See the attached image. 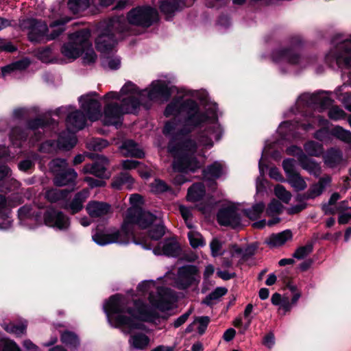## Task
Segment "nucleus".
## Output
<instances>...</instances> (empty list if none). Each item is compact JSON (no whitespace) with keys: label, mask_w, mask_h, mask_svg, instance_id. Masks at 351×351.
Here are the masks:
<instances>
[{"label":"nucleus","mask_w":351,"mask_h":351,"mask_svg":"<svg viewBox=\"0 0 351 351\" xmlns=\"http://www.w3.org/2000/svg\"><path fill=\"white\" fill-rule=\"evenodd\" d=\"M11 209L8 206L5 195L0 194V218L3 222H0V229L5 230L10 227L12 221L10 218Z\"/></svg>","instance_id":"nucleus-29"},{"label":"nucleus","mask_w":351,"mask_h":351,"mask_svg":"<svg viewBox=\"0 0 351 351\" xmlns=\"http://www.w3.org/2000/svg\"><path fill=\"white\" fill-rule=\"evenodd\" d=\"M125 114L121 104L110 102L104 108L103 125L105 126L114 125L117 128H121L123 124V116Z\"/></svg>","instance_id":"nucleus-12"},{"label":"nucleus","mask_w":351,"mask_h":351,"mask_svg":"<svg viewBox=\"0 0 351 351\" xmlns=\"http://www.w3.org/2000/svg\"><path fill=\"white\" fill-rule=\"evenodd\" d=\"M120 93L122 95L128 94H138L142 95V92L139 90L138 87L131 81L127 82L121 88Z\"/></svg>","instance_id":"nucleus-59"},{"label":"nucleus","mask_w":351,"mask_h":351,"mask_svg":"<svg viewBox=\"0 0 351 351\" xmlns=\"http://www.w3.org/2000/svg\"><path fill=\"white\" fill-rule=\"evenodd\" d=\"M57 141L59 150L69 151L75 146L77 138L75 136L63 132L59 134Z\"/></svg>","instance_id":"nucleus-33"},{"label":"nucleus","mask_w":351,"mask_h":351,"mask_svg":"<svg viewBox=\"0 0 351 351\" xmlns=\"http://www.w3.org/2000/svg\"><path fill=\"white\" fill-rule=\"evenodd\" d=\"M92 96L98 97L99 95L96 92H92L80 97L79 101L82 103L81 108L85 112L87 118L90 121H95L102 116L101 104L99 100L93 98Z\"/></svg>","instance_id":"nucleus-13"},{"label":"nucleus","mask_w":351,"mask_h":351,"mask_svg":"<svg viewBox=\"0 0 351 351\" xmlns=\"http://www.w3.org/2000/svg\"><path fill=\"white\" fill-rule=\"evenodd\" d=\"M152 305L161 312H165L171 309V302L160 293L158 299L150 298Z\"/></svg>","instance_id":"nucleus-45"},{"label":"nucleus","mask_w":351,"mask_h":351,"mask_svg":"<svg viewBox=\"0 0 351 351\" xmlns=\"http://www.w3.org/2000/svg\"><path fill=\"white\" fill-rule=\"evenodd\" d=\"M298 160L303 169L307 171L310 174L314 175L315 177L319 176L322 170L319 164L315 160L310 158L302 150H300V153L298 154Z\"/></svg>","instance_id":"nucleus-23"},{"label":"nucleus","mask_w":351,"mask_h":351,"mask_svg":"<svg viewBox=\"0 0 351 351\" xmlns=\"http://www.w3.org/2000/svg\"><path fill=\"white\" fill-rule=\"evenodd\" d=\"M44 223L59 230H67L71 225L70 218L53 206L48 207L43 214Z\"/></svg>","instance_id":"nucleus-11"},{"label":"nucleus","mask_w":351,"mask_h":351,"mask_svg":"<svg viewBox=\"0 0 351 351\" xmlns=\"http://www.w3.org/2000/svg\"><path fill=\"white\" fill-rule=\"evenodd\" d=\"M133 215L134 223L142 230H145L154 223L157 219V217L148 210H145L143 208H135L129 209Z\"/></svg>","instance_id":"nucleus-18"},{"label":"nucleus","mask_w":351,"mask_h":351,"mask_svg":"<svg viewBox=\"0 0 351 351\" xmlns=\"http://www.w3.org/2000/svg\"><path fill=\"white\" fill-rule=\"evenodd\" d=\"M181 252L179 243L174 239H165L162 247V254L168 257H178Z\"/></svg>","instance_id":"nucleus-32"},{"label":"nucleus","mask_w":351,"mask_h":351,"mask_svg":"<svg viewBox=\"0 0 351 351\" xmlns=\"http://www.w3.org/2000/svg\"><path fill=\"white\" fill-rule=\"evenodd\" d=\"M293 233L291 230L287 229L279 233H272L265 243L271 247L283 245L287 241L291 240Z\"/></svg>","instance_id":"nucleus-27"},{"label":"nucleus","mask_w":351,"mask_h":351,"mask_svg":"<svg viewBox=\"0 0 351 351\" xmlns=\"http://www.w3.org/2000/svg\"><path fill=\"white\" fill-rule=\"evenodd\" d=\"M34 214L33 208L29 205H24L18 210V217L20 220L30 219Z\"/></svg>","instance_id":"nucleus-63"},{"label":"nucleus","mask_w":351,"mask_h":351,"mask_svg":"<svg viewBox=\"0 0 351 351\" xmlns=\"http://www.w3.org/2000/svg\"><path fill=\"white\" fill-rule=\"evenodd\" d=\"M86 156L93 160V163L86 164L83 167L84 173H90L100 179H108L110 173L108 171L110 165L109 159L96 153H86Z\"/></svg>","instance_id":"nucleus-8"},{"label":"nucleus","mask_w":351,"mask_h":351,"mask_svg":"<svg viewBox=\"0 0 351 351\" xmlns=\"http://www.w3.org/2000/svg\"><path fill=\"white\" fill-rule=\"evenodd\" d=\"M188 239L191 247L194 249L197 248L199 247H202L205 245V241L202 236L197 232H192L190 231L188 232Z\"/></svg>","instance_id":"nucleus-51"},{"label":"nucleus","mask_w":351,"mask_h":351,"mask_svg":"<svg viewBox=\"0 0 351 351\" xmlns=\"http://www.w3.org/2000/svg\"><path fill=\"white\" fill-rule=\"evenodd\" d=\"M303 97L307 105H319L323 110L328 108L332 106L334 101L330 97H321L316 93L312 95H304Z\"/></svg>","instance_id":"nucleus-31"},{"label":"nucleus","mask_w":351,"mask_h":351,"mask_svg":"<svg viewBox=\"0 0 351 351\" xmlns=\"http://www.w3.org/2000/svg\"><path fill=\"white\" fill-rule=\"evenodd\" d=\"M67 193L68 191L66 190L58 191L56 189H50L47 191L45 197L49 202L56 203L64 198L66 196Z\"/></svg>","instance_id":"nucleus-50"},{"label":"nucleus","mask_w":351,"mask_h":351,"mask_svg":"<svg viewBox=\"0 0 351 351\" xmlns=\"http://www.w3.org/2000/svg\"><path fill=\"white\" fill-rule=\"evenodd\" d=\"M258 247L257 243H252L247 245L241 256L243 262L247 261L255 254Z\"/></svg>","instance_id":"nucleus-62"},{"label":"nucleus","mask_w":351,"mask_h":351,"mask_svg":"<svg viewBox=\"0 0 351 351\" xmlns=\"http://www.w3.org/2000/svg\"><path fill=\"white\" fill-rule=\"evenodd\" d=\"M70 19L61 18L51 21L48 25L45 21L34 18L25 21L28 29V40L32 43H47L55 40L66 29L65 25Z\"/></svg>","instance_id":"nucleus-3"},{"label":"nucleus","mask_w":351,"mask_h":351,"mask_svg":"<svg viewBox=\"0 0 351 351\" xmlns=\"http://www.w3.org/2000/svg\"><path fill=\"white\" fill-rule=\"evenodd\" d=\"M90 32L88 29H82L68 36L69 42L61 47L62 54L69 59L75 60L83 54V47L90 45Z\"/></svg>","instance_id":"nucleus-6"},{"label":"nucleus","mask_w":351,"mask_h":351,"mask_svg":"<svg viewBox=\"0 0 351 351\" xmlns=\"http://www.w3.org/2000/svg\"><path fill=\"white\" fill-rule=\"evenodd\" d=\"M330 134L344 143H351V132L345 130L340 125H336L332 128L330 131Z\"/></svg>","instance_id":"nucleus-44"},{"label":"nucleus","mask_w":351,"mask_h":351,"mask_svg":"<svg viewBox=\"0 0 351 351\" xmlns=\"http://www.w3.org/2000/svg\"><path fill=\"white\" fill-rule=\"evenodd\" d=\"M2 328L8 332L16 335L17 337H20L24 335L27 332V324H15L14 323L3 322L1 324Z\"/></svg>","instance_id":"nucleus-43"},{"label":"nucleus","mask_w":351,"mask_h":351,"mask_svg":"<svg viewBox=\"0 0 351 351\" xmlns=\"http://www.w3.org/2000/svg\"><path fill=\"white\" fill-rule=\"evenodd\" d=\"M108 145L109 143L107 140L101 138H93L87 143L86 147L90 151L101 152Z\"/></svg>","instance_id":"nucleus-48"},{"label":"nucleus","mask_w":351,"mask_h":351,"mask_svg":"<svg viewBox=\"0 0 351 351\" xmlns=\"http://www.w3.org/2000/svg\"><path fill=\"white\" fill-rule=\"evenodd\" d=\"M67 166L66 160L64 158H55L49 162V167L53 174L66 169Z\"/></svg>","instance_id":"nucleus-58"},{"label":"nucleus","mask_w":351,"mask_h":351,"mask_svg":"<svg viewBox=\"0 0 351 351\" xmlns=\"http://www.w3.org/2000/svg\"><path fill=\"white\" fill-rule=\"evenodd\" d=\"M222 173L223 167L219 162L217 161L213 162L211 165H208L206 169L203 170L204 175L208 174L214 178L213 180V184L215 186H217V182L215 180L219 178Z\"/></svg>","instance_id":"nucleus-40"},{"label":"nucleus","mask_w":351,"mask_h":351,"mask_svg":"<svg viewBox=\"0 0 351 351\" xmlns=\"http://www.w3.org/2000/svg\"><path fill=\"white\" fill-rule=\"evenodd\" d=\"M335 60L339 68H351V38L346 39L337 45Z\"/></svg>","instance_id":"nucleus-16"},{"label":"nucleus","mask_w":351,"mask_h":351,"mask_svg":"<svg viewBox=\"0 0 351 351\" xmlns=\"http://www.w3.org/2000/svg\"><path fill=\"white\" fill-rule=\"evenodd\" d=\"M166 227L162 221L152 226L147 231L148 237L153 241H159L165 234Z\"/></svg>","instance_id":"nucleus-41"},{"label":"nucleus","mask_w":351,"mask_h":351,"mask_svg":"<svg viewBox=\"0 0 351 351\" xmlns=\"http://www.w3.org/2000/svg\"><path fill=\"white\" fill-rule=\"evenodd\" d=\"M324 160L327 165L333 167L342 161V152L339 149L331 147L328 149L326 154L324 156Z\"/></svg>","instance_id":"nucleus-36"},{"label":"nucleus","mask_w":351,"mask_h":351,"mask_svg":"<svg viewBox=\"0 0 351 351\" xmlns=\"http://www.w3.org/2000/svg\"><path fill=\"white\" fill-rule=\"evenodd\" d=\"M152 190L156 193H162L171 190L170 186L163 180L156 178L151 184Z\"/></svg>","instance_id":"nucleus-60"},{"label":"nucleus","mask_w":351,"mask_h":351,"mask_svg":"<svg viewBox=\"0 0 351 351\" xmlns=\"http://www.w3.org/2000/svg\"><path fill=\"white\" fill-rule=\"evenodd\" d=\"M182 108L184 113L182 123L195 129L202 128L209 119V116L201 111L198 103L193 99H186L182 101Z\"/></svg>","instance_id":"nucleus-7"},{"label":"nucleus","mask_w":351,"mask_h":351,"mask_svg":"<svg viewBox=\"0 0 351 351\" xmlns=\"http://www.w3.org/2000/svg\"><path fill=\"white\" fill-rule=\"evenodd\" d=\"M134 306L138 314V320L145 322H154L160 317V315L157 311L149 309L147 305L141 299L134 300Z\"/></svg>","instance_id":"nucleus-19"},{"label":"nucleus","mask_w":351,"mask_h":351,"mask_svg":"<svg viewBox=\"0 0 351 351\" xmlns=\"http://www.w3.org/2000/svg\"><path fill=\"white\" fill-rule=\"evenodd\" d=\"M83 63L84 64H90L94 63L97 60V54L93 49L92 43L90 45L83 47Z\"/></svg>","instance_id":"nucleus-52"},{"label":"nucleus","mask_w":351,"mask_h":351,"mask_svg":"<svg viewBox=\"0 0 351 351\" xmlns=\"http://www.w3.org/2000/svg\"><path fill=\"white\" fill-rule=\"evenodd\" d=\"M88 197V192L82 190L76 193L70 203H66L62 208L70 210L71 215H75L83 209V204Z\"/></svg>","instance_id":"nucleus-24"},{"label":"nucleus","mask_w":351,"mask_h":351,"mask_svg":"<svg viewBox=\"0 0 351 351\" xmlns=\"http://www.w3.org/2000/svg\"><path fill=\"white\" fill-rule=\"evenodd\" d=\"M122 298V295L116 293L110 296L105 302L104 310L109 323L115 328L125 326L130 330H144L145 326L143 324L135 322L130 317L121 315L125 311Z\"/></svg>","instance_id":"nucleus-4"},{"label":"nucleus","mask_w":351,"mask_h":351,"mask_svg":"<svg viewBox=\"0 0 351 351\" xmlns=\"http://www.w3.org/2000/svg\"><path fill=\"white\" fill-rule=\"evenodd\" d=\"M53 176V183L56 186L69 185L73 189L77 174L73 169L69 168L57 172Z\"/></svg>","instance_id":"nucleus-21"},{"label":"nucleus","mask_w":351,"mask_h":351,"mask_svg":"<svg viewBox=\"0 0 351 351\" xmlns=\"http://www.w3.org/2000/svg\"><path fill=\"white\" fill-rule=\"evenodd\" d=\"M159 21L157 9L149 5L132 8L127 13L126 17L121 15L104 19L97 25L96 49L101 53L112 51L119 40L131 34L130 25L147 29Z\"/></svg>","instance_id":"nucleus-1"},{"label":"nucleus","mask_w":351,"mask_h":351,"mask_svg":"<svg viewBox=\"0 0 351 351\" xmlns=\"http://www.w3.org/2000/svg\"><path fill=\"white\" fill-rule=\"evenodd\" d=\"M130 342L134 348L144 350L149 343V338L145 334L138 333L131 336Z\"/></svg>","instance_id":"nucleus-42"},{"label":"nucleus","mask_w":351,"mask_h":351,"mask_svg":"<svg viewBox=\"0 0 351 351\" xmlns=\"http://www.w3.org/2000/svg\"><path fill=\"white\" fill-rule=\"evenodd\" d=\"M204 192L202 185L193 184L188 189L186 195L187 200L192 202H198L202 199Z\"/></svg>","instance_id":"nucleus-38"},{"label":"nucleus","mask_w":351,"mask_h":351,"mask_svg":"<svg viewBox=\"0 0 351 351\" xmlns=\"http://www.w3.org/2000/svg\"><path fill=\"white\" fill-rule=\"evenodd\" d=\"M119 148L125 157L143 158L145 156L143 149H140L138 144L132 139L124 141Z\"/></svg>","instance_id":"nucleus-26"},{"label":"nucleus","mask_w":351,"mask_h":351,"mask_svg":"<svg viewBox=\"0 0 351 351\" xmlns=\"http://www.w3.org/2000/svg\"><path fill=\"white\" fill-rule=\"evenodd\" d=\"M291 47L274 50L271 58L274 62H280L286 60L291 64H297L300 60V55L295 52L293 47H300L302 45V40L299 36H293L290 40Z\"/></svg>","instance_id":"nucleus-9"},{"label":"nucleus","mask_w":351,"mask_h":351,"mask_svg":"<svg viewBox=\"0 0 351 351\" xmlns=\"http://www.w3.org/2000/svg\"><path fill=\"white\" fill-rule=\"evenodd\" d=\"M185 5V0H161L159 8L165 15V20L170 21L176 12L181 11Z\"/></svg>","instance_id":"nucleus-20"},{"label":"nucleus","mask_w":351,"mask_h":351,"mask_svg":"<svg viewBox=\"0 0 351 351\" xmlns=\"http://www.w3.org/2000/svg\"><path fill=\"white\" fill-rule=\"evenodd\" d=\"M60 341L71 350H77L80 344L78 336L74 332L69 330H64L61 333Z\"/></svg>","instance_id":"nucleus-35"},{"label":"nucleus","mask_w":351,"mask_h":351,"mask_svg":"<svg viewBox=\"0 0 351 351\" xmlns=\"http://www.w3.org/2000/svg\"><path fill=\"white\" fill-rule=\"evenodd\" d=\"M121 104L123 106L125 114H136L138 112L141 105L140 99L134 96L124 97L121 99Z\"/></svg>","instance_id":"nucleus-34"},{"label":"nucleus","mask_w":351,"mask_h":351,"mask_svg":"<svg viewBox=\"0 0 351 351\" xmlns=\"http://www.w3.org/2000/svg\"><path fill=\"white\" fill-rule=\"evenodd\" d=\"M58 150H59L58 141L55 140H47L39 147V151L46 154H52Z\"/></svg>","instance_id":"nucleus-56"},{"label":"nucleus","mask_w":351,"mask_h":351,"mask_svg":"<svg viewBox=\"0 0 351 351\" xmlns=\"http://www.w3.org/2000/svg\"><path fill=\"white\" fill-rule=\"evenodd\" d=\"M10 137L12 140L17 141L19 142H25L27 141L28 134L25 130L20 126H15L12 128Z\"/></svg>","instance_id":"nucleus-49"},{"label":"nucleus","mask_w":351,"mask_h":351,"mask_svg":"<svg viewBox=\"0 0 351 351\" xmlns=\"http://www.w3.org/2000/svg\"><path fill=\"white\" fill-rule=\"evenodd\" d=\"M332 182L329 175H326L319 179L317 183L313 184L308 191L304 193V197L306 199H315L322 194L326 186Z\"/></svg>","instance_id":"nucleus-22"},{"label":"nucleus","mask_w":351,"mask_h":351,"mask_svg":"<svg viewBox=\"0 0 351 351\" xmlns=\"http://www.w3.org/2000/svg\"><path fill=\"white\" fill-rule=\"evenodd\" d=\"M86 115L80 110L70 112L66 117L67 123L77 130H81L86 127Z\"/></svg>","instance_id":"nucleus-28"},{"label":"nucleus","mask_w":351,"mask_h":351,"mask_svg":"<svg viewBox=\"0 0 351 351\" xmlns=\"http://www.w3.org/2000/svg\"><path fill=\"white\" fill-rule=\"evenodd\" d=\"M328 116L331 120L338 121L340 119H344L346 117L347 114L338 106H333L329 109Z\"/></svg>","instance_id":"nucleus-57"},{"label":"nucleus","mask_w":351,"mask_h":351,"mask_svg":"<svg viewBox=\"0 0 351 351\" xmlns=\"http://www.w3.org/2000/svg\"><path fill=\"white\" fill-rule=\"evenodd\" d=\"M217 221L221 226L236 228L241 225V217L234 206H227L219 209Z\"/></svg>","instance_id":"nucleus-14"},{"label":"nucleus","mask_w":351,"mask_h":351,"mask_svg":"<svg viewBox=\"0 0 351 351\" xmlns=\"http://www.w3.org/2000/svg\"><path fill=\"white\" fill-rule=\"evenodd\" d=\"M176 283L180 290H186L193 285H197L200 281L199 271L196 265L182 266L179 268Z\"/></svg>","instance_id":"nucleus-10"},{"label":"nucleus","mask_w":351,"mask_h":351,"mask_svg":"<svg viewBox=\"0 0 351 351\" xmlns=\"http://www.w3.org/2000/svg\"><path fill=\"white\" fill-rule=\"evenodd\" d=\"M195 130V128L182 123V127L175 132L169 141L167 150L173 158L172 167L176 172L195 173L201 167L198 159L195 156L198 145L191 135Z\"/></svg>","instance_id":"nucleus-2"},{"label":"nucleus","mask_w":351,"mask_h":351,"mask_svg":"<svg viewBox=\"0 0 351 351\" xmlns=\"http://www.w3.org/2000/svg\"><path fill=\"white\" fill-rule=\"evenodd\" d=\"M313 251L311 245L306 243L305 245L298 247L293 254V257L298 260H302L311 254Z\"/></svg>","instance_id":"nucleus-54"},{"label":"nucleus","mask_w":351,"mask_h":351,"mask_svg":"<svg viewBox=\"0 0 351 351\" xmlns=\"http://www.w3.org/2000/svg\"><path fill=\"white\" fill-rule=\"evenodd\" d=\"M184 110L182 108V102L178 101H171L167 105L165 108L163 114L165 117H170L171 116H178L183 113Z\"/></svg>","instance_id":"nucleus-47"},{"label":"nucleus","mask_w":351,"mask_h":351,"mask_svg":"<svg viewBox=\"0 0 351 351\" xmlns=\"http://www.w3.org/2000/svg\"><path fill=\"white\" fill-rule=\"evenodd\" d=\"M276 196L285 204H288L291 198V194L287 191L285 187L280 184H277L274 188Z\"/></svg>","instance_id":"nucleus-53"},{"label":"nucleus","mask_w":351,"mask_h":351,"mask_svg":"<svg viewBox=\"0 0 351 351\" xmlns=\"http://www.w3.org/2000/svg\"><path fill=\"white\" fill-rule=\"evenodd\" d=\"M34 162L29 159L22 160L18 164L19 169L23 172H27L34 169Z\"/></svg>","instance_id":"nucleus-64"},{"label":"nucleus","mask_w":351,"mask_h":351,"mask_svg":"<svg viewBox=\"0 0 351 351\" xmlns=\"http://www.w3.org/2000/svg\"><path fill=\"white\" fill-rule=\"evenodd\" d=\"M283 208L284 206L280 201L272 199L267 206L266 213L269 216H272L274 214L280 215Z\"/></svg>","instance_id":"nucleus-55"},{"label":"nucleus","mask_w":351,"mask_h":351,"mask_svg":"<svg viewBox=\"0 0 351 351\" xmlns=\"http://www.w3.org/2000/svg\"><path fill=\"white\" fill-rule=\"evenodd\" d=\"M195 324L198 323L197 332L199 335H203L208 328L210 322V318L208 316H199L195 318Z\"/></svg>","instance_id":"nucleus-61"},{"label":"nucleus","mask_w":351,"mask_h":351,"mask_svg":"<svg viewBox=\"0 0 351 351\" xmlns=\"http://www.w3.org/2000/svg\"><path fill=\"white\" fill-rule=\"evenodd\" d=\"M90 4H96V0H68L67 7L70 12L74 14H81Z\"/></svg>","instance_id":"nucleus-30"},{"label":"nucleus","mask_w":351,"mask_h":351,"mask_svg":"<svg viewBox=\"0 0 351 351\" xmlns=\"http://www.w3.org/2000/svg\"><path fill=\"white\" fill-rule=\"evenodd\" d=\"M151 88L147 92V97L149 100L154 101L161 99L164 101H169L171 97V88L168 86L166 82L162 80L153 81L151 84Z\"/></svg>","instance_id":"nucleus-17"},{"label":"nucleus","mask_w":351,"mask_h":351,"mask_svg":"<svg viewBox=\"0 0 351 351\" xmlns=\"http://www.w3.org/2000/svg\"><path fill=\"white\" fill-rule=\"evenodd\" d=\"M304 149L309 156L319 157L324 152L323 145L315 141H308L305 143Z\"/></svg>","instance_id":"nucleus-39"},{"label":"nucleus","mask_w":351,"mask_h":351,"mask_svg":"<svg viewBox=\"0 0 351 351\" xmlns=\"http://www.w3.org/2000/svg\"><path fill=\"white\" fill-rule=\"evenodd\" d=\"M265 206L263 202L254 204L252 208L243 210V214L251 221H256L259 219L265 210Z\"/></svg>","instance_id":"nucleus-37"},{"label":"nucleus","mask_w":351,"mask_h":351,"mask_svg":"<svg viewBox=\"0 0 351 351\" xmlns=\"http://www.w3.org/2000/svg\"><path fill=\"white\" fill-rule=\"evenodd\" d=\"M57 124L58 122L51 117H36L27 120L26 126L27 129L34 131V134L32 136V141L38 142L44 137V133L39 131L38 129H45Z\"/></svg>","instance_id":"nucleus-15"},{"label":"nucleus","mask_w":351,"mask_h":351,"mask_svg":"<svg viewBox=\"0 0 351 351\" xmlns=\"http://www.w3.org/2000/svg\"><path fill=\"white\" fill-rule=\"evenodd\" d=\"M341 198V195L338 192L333 193L329 198L328 203H324L322 204V210L326 215H334L336 213L335 208L330 207L331 206L335 205L337 202Z\"/></svg>","instance_id":"nucleus-46"},{"label":"nucleus","mask_w":351,"mask_h":351,"mask_svg":"<svg viewBox=\"0 0 351 351\" xmlns=\"http://www.w3.org/2000/svg\"><path fill=\"white\" fill-rule=\"evenodd\" d=\"M111 206L103 202L90 201L86 207L87 213L90 217L96 218L108 214L110 211Z\"/></svg>","instance_id":"nucleus-25"},{"label":"nucleus","mask_w":351,"mask_h":351,"mask_svg":"<svg viewBox=\"0 0 351 351\" xmlns=\"http://www.w3.org/2000/svg\"><path fill=\"white\" fill-rule=\"evenodd\" d=\"M134 217L131 211L128 209L120 230L108 234L97 231L93 235V240L101 246L114 243L128 244L131 237L134 236L133 230L130 227V225H136Z\"/></svg>","instance_id":"nucleus-5"}]
</instances>
